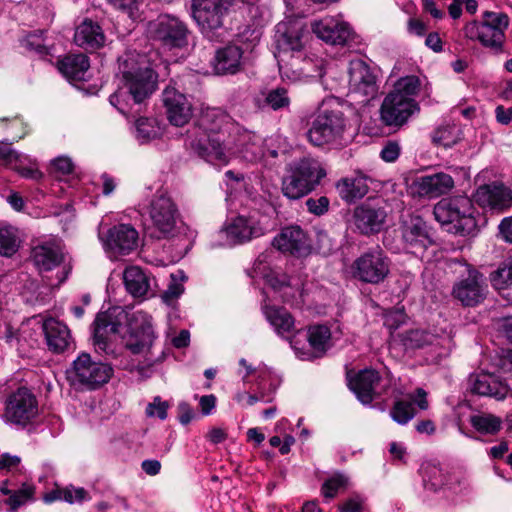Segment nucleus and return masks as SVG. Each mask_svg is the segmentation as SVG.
I'll return each instance as SVG.
<instances>
[{"instance_id":"a878e982","label":"nucleus","mask_w":512,"mask_h":512,"mask_svg":"<svg viewBox=\"0 0 512 512\" xmlns=\"http://www.w3.org/2000/svg\"><path fill=\"white\" fill-rule=\"evenodd\" d=\"M31 260L40 272H48L64 261L63 248L58 241H45L33 247Z\"/></svg>"},{"instance_id":"9b49d317","label":"nucleus","mask_w":512,"mask_h":512,"mask_svg":"<svg viewBox=\"0 0 512 512\" xmlns=\"http://www.w3.org/2000/svg\"><path fill=\"white\" fill-rule=\"evenodd\" d=\"M349 95L359 103H368L378 94V75L375 68L361 59L350 61L348 68Z\"/></svg>"},{"instance_id":"4468645a","label":"nucleus","mask_w":512,"mask_h":512,"mask_svg":"<svg viewBox=\"0 0 512 512\" xmlns=\"http://www.w3.org/2000/svg\"><path fill=\"white\" fill-rule=\"evenodd\" d=\"M263 220L264 217L259 213L240 215L232 219L220 234L226 238V244L229 246L242 244L263 236L267 232L268 227Z\"/></svg>"},{"instance_id":"79ce46f5","label":"nucleus","mask_w":512,"mask_h":512,"mask_svg":"<svg viewBox=\"0 0 512 512\" xmlns=\"http://www.w3.org/2000/svg\"><path fill=\"white\" fill-rule=\"evenodd\" d=\"M20 247L18 230L13 226L0 227V255L10 257Z\"/></svg>"},{"instance_id":"0eeeda50","label":"nucleus","mask_w":512,"mask_h":512,"mask_svg":"<svg viewBox=\"0 0 512 512\" xmlns=\"http://www.w3.org/2000/svg\"><path fill=\"white\" fill-rule=\"evenodd\" d=\"M509 22V17L505 13L485 11L480 22L467 23L463 31L468 39L479 41L494 54H501L504 52L505 32Z\"/></svg>"},{"instance_id":"13d9d810","label":"nucleus","mask_w":512,"mask_h":512,"mask_svg":"<svg viewBox=\"0 0 512 512\" xmlns=\"http://www.w3.org/2000/svg\"><path fill=\"white\" fill-rule=\"evenodd\" d=\"M51 172L56 176L68 175L73 170V163L68 157H58L51 162Z\"/></svg>"},{"instance_id":"603ef678","label":"nucleus","mask_w":512,"mask_h":512,"mask_svg":"<svg viewBox=\"0 0 512 512\" xmlns=\"http://www.w3.org/2000/svg\"><path fill=\"white\" fill-rule=\"evenodd\" d=\"M27 156L17 152L9 146L0 147V162L13 170L19 168V163H24Z\"/></svg>"},{"instance_id":"f257e3e1","label":"nucleus","mask_w":512,"mask_h":512,"mask_svg":"<svg viewBox=\"0 0 512 512\" xmlns=\"http://www.w3.org/2000/svg\"><path fill=\"white\" fill-rule=\"evenodd\" d=\"M123 322L127 326L122 336L125 347L133 354L150 350L155 338L152 317L141 310L127 312L121 307H112L99 313L93 323V344L97 352L115 354L111 340L119 333Z\"/></svg>"},{"instance_id":"423d86ee","label":"nucleus","mask_w":512,"mask_h":512,"mask_svg":"<svg viewBox=\"0 0 512 512\" xmlns=\"http://www.w3.org/2000/svg\"><path fill=\"white\" fill-rule=\"evenodd\" d=\"M476 210L467 196H454L440 200L433 209L435 219L448 226V231L462 236L474 235L478 224Z\"/></svg>"},{"instance_id":"4c0bfd02","label":"nucleus","mask_w":512,"mask_h":512,"mask_svg":"<svg viewBox=\"0 0 512 512\" xmlns=\"http://www.w3.org/2000/svg\"><path fill=\"white\" fill-rule=\"evenodd\" d=\"M423 485L426 490L437 492L446 489L449 473L439 464L427 462L421 467Z\"/></svg>"},{"instance_id":"6ab92c4d","label":"nucleus","mask_w":512,"mask_h":512,"mask_svg":"<svg viewBox=\"0 0 512 512\" xmlns=\"http://www.w3.org/2000/svg\"><path fill=\"white\" fill-rule=\"evenodd\" d=\"M402 239L413 253L425 250L433 243L432 230L418 215H411L401 225Z\"/></svg>"},{"instance_id":"b1692460","label":"nucleus","mask_w":512,"mask_h":512,"mask_svg":"<svg viewBox=\"0 0 512 512\" xmlns=\"http://www.w3.org/2000/svg\"><path fill=\"white\" fill-rule=\"evenodd\" d=\"M163 104L167 118L174 126H183L192 117V104L187 97L173 87L163 91Z\"/></svg>"},{"instance_id":"cd10ccee","label":"nucleus","mask_w":512,"mask_h":512,"mask_svg":"<svg viewBox=\"0 0 512 512\" xmlns=\"http://www.w3.org/2000/svg\"><path fill=\"white\" fill-rule=\"evenodd\" d=\"M273 246L280 251L293 255H306L310 251L307 234L299 226H289L273 240Z\"/></svg>"},{"instance_id":"e433bc0d","label":"nucleus","mask_w":512,"mask_h":512,"mask_svg":"<svg viewBox=\"0 0 512 512\" xmlns=\"http://www.w3.org/2000/svg\"><path fill=\"white\" fill-rule=\"evenodd\" d=\"M339 196L346 202L351 203L363 198L369 191L367 178L359 175L352 178H343L336 184Z\"/></svg>"},{"instance_id":"f03ea898","label":"nucleus","mask_w":512,"mask_h":512,"mask_svg":"<svg viewBox=\"0 0 512 512\" xmlns=\"http://www.w3.org/2000/svg\"><path fill=\"white\" fill-rule=\"evenodd\" d=\"M118 62L121 84L109 97V102L127 115L134 104L143 103L155 91L157 76L144 54L128 51Z\"/></svg>"},{"instance_id":"ddd939ff","label":"nucleus","mask_w":512,"mask_h":512,"mask_svg":"<svg viewBox=\"0 0 512 512\" xmlns=\"http://www.w3.org/2000/svg\"><path fill=\"white\" fill-rule=\"evenodd\" d=\"M307 36L308 32L300 21L279 23L277 25L275 36L277 52L275 57L281 74L288 76L287 72L284 71L287 66L285 64L286 57L290 52H300L304 47Z\"/></svg>"},{"instance_id":"8fccbe9b","label":"nucleus","mask_w":512,"mask_h":512,"mask_svg":"<svg viewBox=\"0 0 512 512\" xmlns=\"http://www.w3.org/2000/svg\"><path fill=\"white\" fill-rule=\"evenodd\" d=\"M491 283L498 290L512 285V265H510L508 260L491 274Z\"/></svg>"},{"instance_id":"20e7f679","label":"nucleus","mask_w":512,"mask_h":512,"mask_svg":"<svg viewBox=\"0 0 512 512\" xmlns=\"http://www.w3.org/2000/svg\"><path fill=\"white\" fill-rule=\"evenodd\" d=\"M346 122L339 103L334 99L324 100L306 132V138L315 147H339Z\"/></svg>"},{"instance_id":"052dcab7","label":"nucleus","mask_w":512,"mask_h":512,"mask_svg":"<svg viewBox=\"0 0 512 512\" xmlns=\"http://www.w3.org/2000/svg\"><path fill=\"white\" fill-rule=\"evenodd\" d=\"M409 340L412 342V346L420 348L425 345H433L437 339L429 332L415 330L410 332Z\"/></svg>"},{"instance_id":"a18cd8bd","label":"nucleus","mask_w":512,"mask_h":512,"mask_svg":"<svg viewBox=\"0 0 512 512\" xmlns=\"http://www.w3.org/2000/svg\"><path fill=\"white\" fill-rule=\"evenodd\" d=\"M446 490L454 494H468L472 490V483L466 473L455 471L449 473Z\"/></svg>"},{"instance_id":"bb28decb","label":"nucleus","mask_w":512,"mask_h":512,"mask_svg":"<svg viewBox=\"0 0 512 512\" xmlns=\"http://www.w3.org/2000/svg\"><path fill=\"white\" fill-rule=\"evenodd\" d=\"M188 28L179 18L164 15L159 18L156 37L165 45L182 47L187 43Z\"/></svg>"},{"instance_id":"9d476101","label":"nucleus","mask_w":512,"mask_h":512,"mask_svg":"<svg viewBox=\"0 0 512 512\" xmlns=\"http://www.w3.org/2000/svg\"><path fill=\"white\" fill-rule=\"evenodd\" d=\"M67 373L69 381L75 387L95 390L109 381L113 369L109 364L93 361L90 354L81 353Z\"/></svg>"},{"instance_id":"338daca9","label":"nucleus","mask_w":512,"mask_h":512,"mask_svg":"<svg viewBox=\"0 0 512 512\" xmlns=\"http://www.w3.org/2000/svg\"><path fill=\"white\" fill-rule=\"evenodd\" d=\"M499 230L504 240L512 243V217L503 219L499 225Z\"/></svg>"},{"instance_id":"bf43d9fd","label":"nucleus","mask_w":512,"mask_h":512,"mask_svg":"<svg viewBox=\"0 0 512 512\" xmlns=\"http://www.w3.org/2000/svg\"><path fill=\"white\" fill-rule=\"evenodd\" d=\"M330 201L326 196L319 198H309L306 200L308 211L314 215L320 216L328 211Z\"/></svg>"},{"instance_id":"7ed1b4c3","label":"nucleus","mask_w":512,"mask_h":512,"mask_svg":"<svg viewBox=\"0 0 512 512\" xmlns=\"http://www.w3.org/2000/svg\"><path fill=\"white\" fill-rule=\"evenodd\" d=\"M229 116L220 108L202 109L195 127L188 131L187 145L199 157L214 165H225L229 155L222 144L221 131Z\"/></svg>"},{"instance_id":"09e8293b","label":"nucleus","mask_w":512,"mask_h":512,"mask_svg":"<svg viewBox=\"0 0 512 512\" xmlns=\"http://www.w3.org/2000/svg\"><path fill=\"white\" fill-rule=\"evenodd\" d=\"M34 493V488L31 485L23 484V486L15 491H12L6 504L10 506V512H16L17 509L30 501Z\"/></svg>"},{"instance_id":"39448f33","label":"nucleus","mask_w":512,"mask_h":512,"mask_svg":"<svg viewBox=\"0 0 512 512\" xmlns=\"http://www.w3.org/2000/svg\"><path fill=\"white\" fill-rule=\"evenodd\" d=\"M326 176L322 164L313 157H302L289 163L282 178L281 190L290 200H298L314 191Z\"/></svg>"},{"instance_id":"49530a36","label":"nucleus","mask_w":512,"mask_h":512,"mask_svg":"<svg viewBox=\"0 0 512 512\" xmlns=\"http://www.w3.org/2000/svg\"><path fill=\"white\" fill-rule=\"evenodd\" d=\"M159 135V127L155 119L139 118L136 121V137L141 142H146Z\"/></svg>"},{"instance_id":"c9c22d12","label":"nucleus","mask_w":512,"mask_h":512,"mask_svg":"<svg viewBox=\"0 0 512 512\" xmlns=\"http://www.w3.org/2000/svg\"><path fill=\"white\" fill-rule=\"evenodd\" d=\"M89 66V59L84 54H70L58 61L59 71L71 81L84 80Z\"/></svg>"},{"instance_id":"774afa93","label":"nucleus","mask_w":512,"mask_h":512,"mask_svg":"<svg viewBox=\"0 0 512 512\" xmlns=\"http://www.w3.org/2000/svg\"><path fill=\"white\" fill-rule=\"evenodd\" d=\"M495 113L497 121L503 125L512 121V107L505 109L503 106H497Z\"/></svg>"},{"instance_id":"a19ab883","label":"nucleus","mask_w":512,"mask_h":512,"mask_svg":"<svg viewBox=\"0 0 512 512\" xmlns=\"http://www.w3.org/2000/svg\"><path fill=\"white\" fill-rule=\"evenodd\" d=\"M240 152L242 157L249 162H258L266 158L263 140L254 134L245 136V142L242 144Z\"/></svg>"},{"instance_id":"4be33fe9","label":"nucleus","mask_w":512,"mask_h":512,"mask_svg":"<svg viewBox=\"0 0 512 512\" xmlns=\"http://www.w3.org/2000/svg\"><path fill=\"white\" fill-rule=\"evenodd\" d=\"M127 292L134 298H150L156 294V279L138 266H129L123 272Z\"/></svg>"},{"instance_id":"72a5a7b5","label":"nucleus","mask_w":512,"mask_h":512,"mask_svg":"<svg viewBox=\"0 0 512 512\" xmlns=\"http://www.w3.org/2000/svg\"><path fill=\"white\" fill-rule=\"evenodd\" d=\"M263 313L266 320L282 338L292 340L291 334L295 330V322L292 315L283 307L264 305Z\"/></svg>"},{"instance_id":"412c9836","label":"nucleus","mask_w":512,"mask_h":512,"mask_svg":"<svg viewBox=\"0 0 512 512\" xmlns=\"http://www.w3.org/2000/svg\"><path fill=\"white\" fill-rule=\"evenodd\" d=\"M313 33L331 45H344L352 37L350 25L335 17H325L311 25Z\"/></svg>"},{"instance_id":"6e6d98bb","label":"nucleus","mask_w":512,"mask_h":512,"mask_svg":"<svg viewBox=\"0 0 512 512\" xmlns=\"http://www.w3.org/2000/svg\"><path fill=\"white\" fill-rule=\"evenodd\" d=\"M169 404L163 401L159 396L154 397L153 401L146 407V415L149 417H158L161 420L167 418Z\"/></svg>"},{"instance_id":"e2e57ef3","label":"nucleus","mask_w":512,"mask_h":512,"mask_svg":"<svg viewBox=\"0 0 512 512\" xmlns=\"http://www.w3.org/2000/svg\"><path fill=\"white\" fill-rule=\"evenodd\" d=\"M400 145L395 141L387 142L381 150L380 156L385 162H394L400 155Z\"/></svg>"},{"instance_id":"c85d7f7f","label":"nucleus","mask_w":512,"mask_h":512,"mask_svg":"<svg viewBox=\"0 0 512 512\" xmlns=\"http://www.w3.org/2000/svg\"><path fill=\"white\" fill-rule=\"evenodd\" d=\"M474 198L482 207L504 211L512 205V190L502 184L484 185L477 189Z\"/></svg>"},{"instance_id":"2f4dec72","label":"nucleus","mask_w":512,"mask_h":512,"mask_svg":"<svg viewBox=\"0 0 512 512\" xmlns=\"http://www.w3.org/2000/svg\"><path fill=\"white\" fill-rule=\"evenodd\" d=\"M42 329L47 346L54 353H62L71 345L70 330L64 323L54 318H48L44 320Z\"/></svg>"},{"instance_id":"de8ad7c7","label":"nucleus","mask_w":512,"mask_h":512,"mask_svg":"<svg viewBox=\"0 0 512 512\" xmlns=\"http://www.w3.org/2000/svg\"><path fill=\"white\" fill-rule=\"evenodd\" d=\"M390 415L395 422L404 425L415 416V409L412 402L399 400L395 402Z\"/></svg>"},{"instance_id":"3c124183","label":"nucleus","mask_w":512,"mask_h":512,"mask_svg":"<svg viewBox=\"0 0 512 512\" xmlns=\"http://www.w3.org/2000/svg\"><path fill=\"white\" fill-rule=\"evenodd\" d=\"M265 103L273 110L289 107L290 98L287 89L278 87L270 90L265 97Z\"/></svg>"},{"instance_id":"c03bdc74","label":"nucleus","mask_w":512,"mask_h":512,"mask_svg":"<svg viewBox=\"0 0 512 512\" xmlns=\"http://www.w3.org/2000/svg\"><path fill=\"white\" fill-rule=\"evenodd\" d=\"M419 86L420 82L416 76H407L399 79L390 93L406 101H415L413 97L417 94Z\"/></svg>"},{"instance_id":"680f3d73","label":"nucleus","mask_w":512,"mask_h":512,"mask_svg":"<svg viewBox=\"0 0 512 512\" xmlns=\"http://www.w3.org/2000/svg\"><path fill=\"white\" fill-rule=\"evenodd\" d=\"M21 459L16 455L9 453H3L0 456V470L6 472H18L20 471Z\"/></svg>"},{"instance_id":"ea45409f","label":"nucleus","mask_w":512,"mask_h":512,"mask_svg":"<svg viewBox=\"0 0 512 512\" xmlns=\"http://www.w3.org/2000/svg\"><path fill=\"white\" fill-rule=\"evenodd\" d=\"M471 426L479 433L494 435L501 429V418L490 413H477L470 416Z\"/></svg>"},{"instance_id":"473e14b6","label":"nucleus","mask_w":512,"mask_h":512,"mask_svg":"<svg viewBox=\"0 0 512 512\" xmlns=\"http://www.w3.org/2000/svg\"><path fill=\"white\" fill-rule=\"evenodd\" d=\"M74 42L85 50H95L104 45L105 35L98 23L85 19L75 30Z\"/></svg>"},{"instance_id":"58836bf2","label":"nucleus","mask_w":512,"mask_h":512,"mask_svg":"<svg viewBox=\"0 0 512 512\" xmlns=\"http://www.w3.org/2000/svg\"><path fill=\"white\" fill-rule=\"evenodd\" d=\"M89 493L82 487H74L72 485L63 489H56L44 496L46 503H52L55 500H64L69 504H82L84 501L90 500Z\"/></svg>"},{"instance_id":"1a4fd4ad","label":"nucleus","mask_w":512,"mask_h":512,"mask_svg":"<svg viewBox=\"0 0 512 512\" xmlns=\"http://www.w3.org/2000/svg\"><path fill=\"white\" fill-rule=\"evenodd\" d=\"M190 15L200 32L212 39L224 27L233 0H191Z\"/></svg>"},{"instance_id":"4d7b16f0","label":"nucleus","mask_w":512,"mask_h":512,"mask_svg":"<svg viewBox=\"0 0 512 512\" xmlns=\"http://www.w3.org/2000/svg\"><path fill=\"white\" fill-rule=\"evenodd\" d=\"M23 44L30 51H35L41 55L48 54L42 38V32L29 34L23 41Z\"/></svg>"},{"instance_id":"393cba45","label":"nucleus","mask_w":512,"mask_h":512,"mask_svg":"<svg viewBox=\"0 0 512 512\" xmlns=\"http://www.w3.org/2000/svg\"><path fill=\"white\" fill-rule=\"evenodd\" d=\"M381 377L373 369H364L349 379V387L355 393L358 400L364 404H370L373 399L380 395Z\"/></svg>"},{"instance_id":"37998d69","label":"nucleus","mask_w":512,"mask_h":512,"mask_svg":"<svg viewBox=\"0 0 512 512\" xmlns=\"http://www.w3.org/2000/svg\"><path fill=\"white\" fill-rule=\"evenodd\" d=\"M460 139V129L454 125L440 126L432 134L433 143L445 148L454 146Z\"/></svg>"},{"instance_id":"f3484780","label":"nucleus","mask_w":512,"mask_h":512,"mask_svg":"<svg viewBox=\"0 0 512 512\" xmlns=\"http://www.w3.org/2000/svg\"><path fill=\"white\" fill-rule=\"evenodd\" d=\"M419 110L416 101H406L389 93L380 107V118L386 126L401 127Z\"/></svg>"},{"instance_id":"6e6552de","label":"nucleus","mask_w":512,"mask_h":512,"mask_svg":"<svg viewBox=\"0 0 512 512\" xmlns=\"http://www.w3.org/2000/svg\"><path fill=\"white\" fill-rule=\"evenodd\" d=\"M148 213L154 238L171 239L181 233L183 223L177 205L170 196L156 194L150 202Z\"/></svg>"},{"instance_id":"a211bd4d","label":"nucleus","mask_w":512,"mask_h":512,"mask_svg":"<svg viewBox=\"0 0 512 512\" xmlns=\"http://www.w3.org/2000/svg\"><path fill=\"white\" fill-rule=\"evenodd\" d=\"M138 231L130 224H118L111 227L104 239V248L117 257L127 255L138 247Z\"/></svg>"},{"instance_id":"2eb2a0df","label":"nucleus","mask_w":512,"mask_h":512,"mask_svg":"<svg viewBox=\"0 0 512 512\" xmlns=\"http://www.w3.org/2000/svg\"><path fill=\"white\" fill-rule=\"evenodd\" d=\"M38 414L36 397L27 388H19L6 402L5 418L8 422L25 426Z\"/></svg>"},{"instance_id":"69168bd1","label":"nucleus","mask_w":512,"mask_h":512,"mask_svg":"<svg viewBox=\"0 0 512 512\" xmlns=\"http://www.w3.org/2000/svg\"><path fill=\"white\" fill-rule=\"evenodd\" d=\"M142 0H109V2L117 9L125 11L130 17L134 15V11L138 9Z\"/></svg>"},{"instance_id":"f704fd0d","label":"nucleus","mask_w":512,"mask_h":512,"mask_svg":"<svg viewBox=\"0 0 512 512\" xmlns=\"http://www.w3.org/2000/svg\"><path fill=\"white\" fill-rule=\"evenodd\" d=\"M242 56V49L236 45H227L217 50L214 58L215 70L221 74L236 73L241 67Z\"/></svg>"},{"instance_id":"f8f14e48","label":"nucleus","mask_w":512,"mask_h":512,"mask_svg":"<svg viewBox=\"0 0 512 512\" xmlns=\"http://www.w3.org/2000/svg\"><path fill=\"white\" fill-rule=\"evenodd\" d=\"M353 276L365 283L379 284L390 272V260L378 247L368 250L352 264Z\"/></svg>"},{"instance_id":"c756f323","label":"nucleus","mask_w":512,"mask_h":512,"mask_svg":"<svg viewBox=\"0 0 512 512\" xmlns=\"http://www.w3.org/2000/svg\"><path fill=\"white\" fill-rule=\"evenodd\" d=\"M470 390L477 395L504 399L509 391L506 383L491 373L474 374L469 377Z\"/></svg>"},{"instance_id":"0e129e2a","label":"nucleus","mask_w":512,"mask_h":512,"mask_svg":"<svg viewBox=\"0 0 512 512\" xmlns=\"http://www.w3.org/2000/svg\"><path fill=\"white\" fill-rule=\"evenodd\" d=\"M364 499L359 495H353L339 506L340 512H362Z\"/></svg>"},{"instance_id":"aec40b11","label":"nucleus","mask_w":512,"mask_h":512,"mask_svg":"<svg viewBox=\"0 0 512 512\" xmlns=\"http://www.w3.org/2000/svg\"><path fill=\"white\" fill-rule=\"evenodd\" d=\"M454 187L453 178L439 172L417 177L410 185L411 194L418 197L437 198L448 193Z\"/></svg>"},{"instance_id":"864d4df0","label":"nucleus","mask_w":512,"mask_h":512,"mask_svg":"<svg viewBox=\"0 0 512 512\" xmlns=\"http://www.w3.org/2000/svg\"><path fill=\"white\" fill-rule=\"evenodd\" d=\"M268 284L275 290H282L284 288H294L297 292L301 293L302 284L299 282L293 283L292 279L285 274H277L272 272L266 276Z\"/></svg>"},{"instance_id":"5fc2aeb1","label":"nucleus","mask_w":512,"mask_h":512,"mask_svg":"<svg viewBox=\"0 0 512 512\" xmlns=\"http://www.w3.org/2000/svg\"><path fill=\"white\" fill-rule=\"evenodd\" d=\"M346 483L347 479L343 475H334L323 483L322 493L326 498H333Z\"/></svg>"},{"instance_id":"5701e85b","label":"nucleus","mask_w":512,"mask_h":512,"mask_svg":"<svg viewBox=\"0 0 512 512\" xmlns=\"http://www.w3.org/2000/svg\"><path fill=\"white\" fill-rule=\"evenodd\" d=\"M309 349L304 350L297 347V342L291 340V346L301 360H312L322 357L331 347V331L325 325L310 326L307 331Z\"/></svg>"},{"instance_id":"dca6fc26","label":"nucleus","mask_w":512,"mask_h":512,"mask_svg":"<svg viewBox=\"0 0 512 512\" xmlns=\"http://www.w3.org/2000/svg\"><path fill=\"white\" fill-rule=\"evenodd\" d=\"M487 292L483 275L475 269H470L466 277L454 283L452 296L465 307H475L484 301Z\"/></svg>"},{"instance_id":"7c9ffc66","label":"nucleus","mask_w":512,"mask_h":512,"mask_svg":"<svg viewBox=\"0 0 512 512\" xmlns=\"http://www.w3.org/2000/svg\"><path fill=\"white\" fill-rule=\"evenodd\" d=\"M386 216V212L383 208H376L369 204H362L355 208L353 220L356 228L362 234H371L381 230Z\"/></svg>"}]
</instances>
